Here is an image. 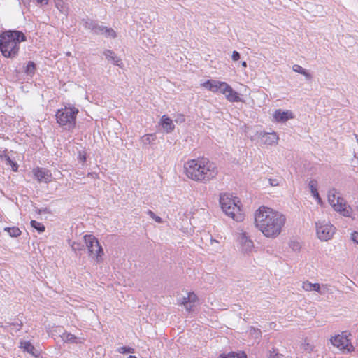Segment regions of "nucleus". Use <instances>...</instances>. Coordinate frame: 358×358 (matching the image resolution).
<instances>
[{
	"label": "nucleus",
	"mask_w": 358,
	"mask_h": 358,
	"mask_svg": "<svg viewBox=\"0 0 358 358\" xmlns=\"http://www.w3.org/2000/svg\"><path fill=\"white\" fill-rule=\"evenodd\" d=\"M33 174L38 182L49 183L52 181V176L50 171L45 168L34 169Z\"/></svg>",
	"instance_id": "f8f14e48"
},
{
	"label": "nucleus",
	"mask_w": 358,
	"mask_h": 358,
	"mask_svg": "<svg viewBox=\"0 0 358 358\" xmlns=\"http://www.w3.org/2000/svg\"><path fill=\"white\" fill-rule=\"evenodd\" d=\"M331 344L338 348L343 352H350L353 350V346L348 338V336L343 334H338L331 339Z\"/></svg>",
	"instance_id": "1a4fd4ad"
},
{
	"label": "nucleus",
	"mask_w": 358,
	"mask_h": 358,
	"mask_svg": "<svg viewBox=\"0 0 358 358\" xmlns=\"http://www.w3.org/2000/svg\"><path fill=\"white\" fill-rule=\"evenodd\" d=\"M20 1L22 2L24 5L29 3V0H20Z\"/></svg>",
	"instance_id": "de8ad7c7"
},
{
	"label": "nucleus",
	"mask_w": 358,
	"mask_h": 358,
	"mask_svg": "<svg viewBox=\"0 0 358 358\" xmlns=\"http://www.w3.org/2000/svg\"><path fill=\"white\" fill-rule=\"evenodd\" d=\"M352 240L358 243V233L357 232H355L352 234Z\"/></svg>",
	"instance_id": "a18cd8bd"
},
{
	"label": "nucleus",
	"mask_w": 358,
	"mask_h": 358,
	"mask_svg": "<svg viewBox=\"0 0 358 358\" xmlns=\"http://www.w3.org/2000/svg\"><path fill=\"white\" fill-rule=\"evenodd\" d=\"M241 65H242V66H243V67H246V66H247V63H246V62H245V61L242 62Z\"/></svg>",
	"instance_id": "09e8293b"
},
{
	"label": "nucleus",
	"mask_w": 358,
	"mask_h": 358,
	"mask_svg": "<svg viewBox=\"0 0 358 358\" xmlns=\"http://www.w3.org/2000/svg\"><path fill=\"white\" fill-rule=\"evenodd\" d=\"M223 92V94L225 95L226 99L230 102H240L242 101L238 94L233 90V88L227 84Z\"/></svg>",
	"instance_id": "4468645a"
},
{
	"label": "nucleus",
	"mask_w": 358,
	"mask_h": 358,
	"mask_svg": "<svg viewBox=\"0 0 358 358\" xmlns=\"http://www.w3.org/2000/svg\"><path fill=\"white\" fill-rule=\"evenodd\" d=\"M127 358H136L135 356L129 355Z\"/></svg>",
	"instance_id": "3c124183"
},
{
	"label": "nucleus",
	"mask_w": 358,
	"mask_h": 358,
	"mask_svg": "<svg viewBox=\"0 0 358 358\" xmlns=\"http://www.w3.org/2000/svg\"><path fill=\"white\" fill-rule=\"evenodd\" d=\"M85 245L87 248L89 256L100 262L103 255L102 247L97 238L93 235L87 234L83 237Z\"/></svg>",
	"instance_id": "0eeeda50"
},
{
	"label": "nucleus",
	"mask_w": 358,
	"mask_h": 358,
	"mask_svg": "<svg viewBox=\"0 0 358 358\" xmlns=\"http://www.w3.org/2000/svg\"><path fill=\"white\" fill-rule=\"evenodd\" d=\"M185 173L192 180L206 183L217 175L215 164L207 158L190 159L184 164Z\"/></svg>",
	"instance_id": "f03ea898"
},
{
	"label": "nucleus",
	"mask_w": 358,
	"mask_h": 358,
	"mask_svg": "<svg viewBox=\"0 0 358 358\" xmlns=\"http://www.w3.org/2000/svg\"><path fill=\"white\" fill-rule=\"evenodd\" d=\"M218 241H216L215 239H213V238H210V243L211 245H213L214 243H217Z\"/></svg>",
	"instance_id": "49530a36"
},
{
	"label": "nucleus",
	"mask_w": 358,
	"mask_h": 358,
	"mask_svg": "<svg viewBox=\"0 0 358 358\" xmlns=\"http://www.w3.org/2000/svg\"><path fill=\"white\" fill-rule=\"evenodd\" d=\"M78 159L82 163H84L86 161V153L84 151H80L78 152Z\"/></svg>",
	"instance_id": "58836bf2"
},
{
	"label": "nucleus",
	"mask_w": 358,
	"mask_h": 358,
	"mask_svg": "<svg viewBox=\"0 0 358 358\" xmlns=\"http://www.w3.org/2000/svg\"><path fill=\"white\" fill-rule=\"evenodd\" d=\"M103 55L106 57V58L108 61H110L113 64L118 66L120 67L122 66L121 59L115 54L114 52L110 50H106L103 52Z\"/></svg>",
	"instance_id": "f3484780"
},
{
	"label": "nucleus",
	"mask_w": 358,
	"mask_h": 358,
	"mask_svg": "<svg viewBox=\"0 0 358 358\" xmlns=\"http://www.w3.org/2000/svg\"><path fill=\"white\" fill-rule=\"evenodd\" d=\"M285 222V215L271 208L262 206L255 213V226L266 238L278 237Z\"/></svg>",
	"instance_id": "f257e3e1"
},
{
	"label": "nucleus",
	"mask_w": 358,
	"mask_h": 358,
	"mask_svg": "<svg viewBox=\"0 0 358 358\" xmlns=\"http://www.w3.org/2000/svg\"><path fill=\"white\" fill-rule=\"evenodd\" d=\"M17 325L19 327L17 329H20L22 327V323H20V324H17Z\"/></svg>",
	"instance_id": "8fccbe9b"
},
{
	"label": "nucleus",
	"mask_w": 358,
	"mask_h": 358,
	"mask_svg": "<svg viewBox=\"0 0 358 358\" xmlns=\"http://www.w3.org/2000/svg\"><path fill=\"white\" fill-rule=\"evenodd\" d=\"M302 288L306 292L315 291L320 294H322L321 287L318 283H311L308 281L303 282L302 284Z\"/></svg>",
	"instance_id": "a211bd4d"
},
{
	"label": "nucleus",
	"mask_w": 358,
	"mask_h": 358,
	"mask_svg": "<svg viewBox=\"0 0 358 358\" xmlns=\"http://www.w3.org/2000/svg\"><path fill=\"white\" fill-rule=\"evenodd\" d=\"M103 35H105L106 37L114 38L116 37V33L112 28H108L106 27L105 29V32Z\"/></svg>",
	"instance_id": "72a5a7b5"
},
{
	"label": "nucleus",
	"mask_w": 358,
	"mask_h": 358,
	"mask_svg": "<svg viewBox=\"0 0 358 358\" xmlns=\"http://www.w3.org/2000/svg\"><path fill=\"white\" fill-rule=\"evenodd\" d=\"M308 187L312 195L317 192V182L315 180H310L308 183Z\"/></svg>",
	"instance_id": "7c9ffc66"
},
{
	"label": "nucleus",
	"mask_w": 358,
	"mask_h": 358,
	"mask_svg": "<svg viewBox=\"0 0 358 358\" xmlns=\"http://www.w3.org/2000/svg\"><path fill=\"white\" fill-rule=\"evenodd\" d=\"M157 137L155 134H148L141 138V142L143 145H151Z\"/></svg>",
	"instance_id": "4be33fe9"
},
{
	"label": "nucleus",
	"mask_w": 358,
	"mask_h": 358,
	"mask_svg": "<svg viewBox=\"0 0 358 358\" xmlns=\"http://www.w3.org/2000/svg\"><path fill=\"white\" fill-rule=\"evenodd\" d=\"M220 358H247L246 355L243 352L242 354H235L234 352L228 355H220Z\"/></svg>",
	"instance_id": "2f4dec72"
},
{
	"label": "nucleus",
	"mask_w": 358,
	"mask_h": 358,
	"mask_svg": "<svg viewBox=\"0 0 358 358\" xmlns=\"http://www.w3.org/2000/svg\"><path fill=\"white\" fill-rule=\"evenodd\" d=\"M78 109L75 107H65L57 110L55 117L57 122L65 129L71 130L76 126Z\"/></svg>",
	"instance_id": "39448f33"
},
{
	"label": "nucleus",
	"mask_w": 358,
	"mask_h": 358,
	"mask_svg": "<svg viewBox=\"0 0 358 358\" xmlns=\"http://www.w3.org/2000/svg\"><path fill=\"white\" fill-rule=\"evenodd\" d=\"M20 348L23 349L24 351L36 357L37 355L34 353L35 348L34 345L29 342L23 341L20 342Z\"/></svg>",
	"instance_id": "412c9836"
},
{
	"label": "nucleus",
	"mask_w": 358,
	"mask_h": 358,
	"mask_svg": "<svg viewBox=\"0 0 358 358\" xmlns=\"http://www.w3.org/2000/svg\"><path fill=\"white\" fill-rule=\"evenodd\" d=\"M26 41V36L20 31H6L0 35V50L5 57H15L19 52V44Z\"/></svg>",
	"instance_id": "7ed1b4c3"
},
{
	"label": "nucleus",
	"mask_w": 358,
	"mask_h": 358,
	"mask_svg": "<svg viewBox=\"0 0 358 358\" xmlns=\"http://www.w3.org/2000/svg\"><path fill=\"white\" fill-rule=\"evenodd\" d=\"M180 303L182 304L186 310L190 312L193 309V305H190V301L187 299V296L182 297L180 300Z\"/></svg>",
	"instance_id": "c756f323"
},
{
	"label": "nucleus",
	"mask_w": 358,
	"mask_h": 358,
	"mask_svg": "<svg viewBox=\"0 0 358 358\" xmlns=\"http://www.w3.org/2000/svg\"><path fill=\"white\" fill-rule=\"evenodd\" d=\"M62 338L65 342L77 343L78 338L70 333H64L62 336Z\"/></svg>",
	"instance_id": "a878e982"
},
{
	"label": "nucleus",
	"mask_w": 358,
	"mask_h": 358,
	"mask_svg": "<svg viewBox=\"0 0 358 358\" xmlns=\"http://www.w3.org/2000/svg\"><path fill=\"white\" fill-rule=\"evenodd\" d=\"M268 358H284V356L273 348L272 350L269 351Z\"/></svg>",
	"instance_id": "f704fd0d"
},
{
	"label": "nucleus",
	"mask_w": 358,
	"mask_h": 358,
	"mask_svg": "<svg viewBox=\"0 0 358 358\" xmlns=\"http://www.w3.org/2000/svg\"><path fill=\"white\" fill-rule=\"evenodd\" d=\"M31 226L33 228L36 229L38 232H43L45 231L44 225L42 223L38 222L36 220L31 221Z\"/></svg>",
	"instance_id": "c85d7f7f"
},
{
	"label": "nucleus",
	"mask_w": 358,
	"mask_h": 358,
	"mask_svg": "<svg viewBox=\"0 0 358 358\" xmlns=\"http://www.w3.org/2000/svg\"><path fill=\"white\" fill-rule=\"evenodd\" d=\"M273 119L277 122H285L294 117L291 110H275L273 115Z\"/></svg>",
	"instance_id": "ddd939ff"
},
{
	"label": "nucleus",
	"mask_w": 358,
	"mask_h": 358,
	"mask_svg": "<svg viewBox=\"0 0 358 358\" xmlns=\"http://www.w3.org/2000/svg\"><path fill=\"white\" fill-rule=\"evenodd\" d=\"M69 244L75 252L83 250L85 248V245L81 242L69 241Z\"/></svg>",
	"instance_id": "b1692460"
},
{
	"label": "nucleus",
	"mask_w": 358,
	"mask_h": 358,
	"mask_svg": "<svg viewBox=\"0 0 358 358\" xmlns=\"http://www.w3.org/2000/svg\"><path fill=\"white\" fill-rule=\"evenodd\" d=\"M131 348L127 347H121L119 348L118 352L120 353H127L131 352Z\"/></svg>",
	"instance_id": "a19ab883"
},
{
	"label": "nucleus",
	"mask_w": 358,
	"mask_h": 358,
	"mask_svg": "<svg viewBox=\"0 0 358 358\" xmlns=\"http://www.w3.org/2000/svg\"><path fill=\"white\" fill-rule=\"evenodd\" d=\"M289 246L292 250L294 252H299L301 248V243L297 240H291L289 243Z\"/></svg>",
	"instance_id": "cd10ccee"
},
{
	"label": "nucleus",
	"mask_w": 358,
	"mask_h": 358,
	"mask_svg": "<svg viewBox=\"0 0 358 358\" xmlns=\"http://www.w3.org/2000/svg\"><path fill=\"white\" fill-rule=\"evenodd\" d=\"M292 70L296 73H299L304 76L307 80H310L312 78L311 74L299 64L293 65Z\"/></svg>",
	"instance_id": "5701e85b"
},
{
	"label": "nucleus",
	"mask_w": 358,
	"mask_h": 358,
	"mask_svg": "<svg viewBox=\"0 0 358 358\" xmlns=\"http://www.w3.org/2000/svg\"><path fill=\"white\" fill-rule=\"evenodd\" d=\"M278 136L275 132L265 133L262 136V141L266 145H274L278 143Z\"/></svg>",
	"instance_id": "dca6fc26"
},
{
	"label": "nucleus",
	"mask_w": 358,
	"mask_h": 358,
	"mask_svg": "<svg viewBox=\"0 0 358 358\" xmlns=\"http://www.w3.org/2000/svg\"><path fill=\"white\" fill-rule=\"evenodd\" d=\"M85 27L92 31L96 34H103L106 27L99 25L96 22L88 20L85 23Z\"/></svg>",
	"instance_id": "2eb2a0df"
},
{
	"label": "nucleus",
	"mask_w": 358,
	"mask_h": 358,
	"mask_svg": "<svg viewBox=\"0 0 358 358\" xmlns=\"http://www.w3.org/2000/svg\"><path fill=\"white\" fill-rule=\"evenodd\" d=\"M161 125L166 132H171L174 129V124L171 118L164 115L161 119Z\"/></svg>",
	"instance_id": "6ab92c4d"
},
{
	"label": "nucleus",
	"mask_w": 358,
	"mask_h": 358,
	"mask_svg": "<svg viewBox=\"0 0 358 358\" xmlns=\"http://www.w3.org/2000/svg\"><path fill=\"white\" fill-rule=\"evenodd\" d=\"M240 200L229 193H223L220 196V204L222 211L236 222L243 220Z\"/></svg>",
	"instance_id": "20e7f679"
},
{
	"label": "nucleus",
	"mask_w": 358,
	"mask_h": 358,
	"mask_svg": "<svg viewBox=\"0 0 358 358\" xmlns=\"http://www.w3.org/2000/svg\"><path fill=\"white\" fill-rule=\"evenodd\" d=\"M237 240L243 252L249 254L252 252L254 249L253 241L245 232L240 233L238 236Z\"/></svg>",
	"instance_id": "9d476101"
},
{
	"label": "nucleus",
	"mask_w": 358,
	"mask_h": 358,
	"mask_svg": "<svg viewBox=\"0 0 358 358\" xmlns=\"http://www.w3.org/2000/svg\"><path fill=\"white\" fill-rule=\"evenodd\" d=\"M55 5L60 13L67 15L69 12V6L67 3L63 0H55Z\"/></svg>",
	"instance_id": "aec40b11"
},
{
	"label": "nucleus",
	"mask_w": 358,
	"mask_h": 358,
	"mask_svg": "<svg viewBox=\"0 0 358 358\" xmlns=\"http://www.w3.org/2000/svg\"><path fill=\"white\" fill-rule=\"evenodd\" d=\"M303 348L304 350L308 351V352L313 350L314 346L311 343L307 342L306 339L304 341L303 343Z\"/></svg>",
	"instance_id": "e433bc0d"
},
{
	"label": "nucleus",
	"mask_w": 358,
	"mask_h": 358,
	"mask_svg": "<svg viewBox=\"0 0 358 358\" xmlns=\"http://www.w3.org/2000/svg\"><path fill=\"white\" fill-rule=\"evenodd\" d=\"M5 159L6 161V164L8 165H10L12 167V169L13 171H17V164L16 162H15L14 161H13L9 156H7L6 155L5 156Z\"/></svg>",
	"instance_id": "473e14b6"
},
{
	"label": "nucleus",
	"mask_w": 358,
	"mask_h": 358,
	"mask_svg": "<svg viewBox=\"0 0 358 358\" xmlns=\"http://www.w3.org/2000/svg\"><path fill=\"white\" fill-rule=\"evenodd\" d=\"M4 230L8 231L10 236L12 237H17L20 235L21 231L18 227H5Z\"/></svg>",
	"instance_id": "393cba45"
},
{
	"label": "nucleus",
	"mask_w": 358,
	"mask_h": 358,
	"mask_svg": "<svg viewBox=\"0 0 358 358\" xmlns=\"http://www.w3.org/2000/svg\"><path fill=\"white\" fill-rule=\"evenodd\" d=\"M313 196L317 200L318 203H322V199L318 192L313 194Z\"/></svg>",
	"instance_id": "37998d69"
},
{
	"label": "nucleus",
	"mask_w": 358,
	"mask_h": 358,
	"mask_svg": "<svg viewBox=\"0 0 358 358\" xmlns=\"http://www.w3.org/2000/svg\"><path fill=\"white\" fill-rule=\"evenodd\" d=\"M148 214L150 215V217H152L153 220H155L157 222L161 223L162 222V220L160 217L156 215L152 210H148Z\"/></svg>",
	"instance_id": "4c0bfd02"
},
{
	"label": "nucleus",
	"mask_w": 358,
	"mask_h": 358,
	"mask_svg": "<svg viewBox=\"0 0 358 358\" xmlns=\"http://www.w3.org/2000/svg\"><path fill=\"white\" fill-rule=\"evenodd\" d=\"M187 299L190 301V305H193V308L197 301V296L194 292H189L187 294Z\"/></svg>",
	"instance_id": "c9c22d12"
},
{
	"label": "nucleus",
	"mask_w": 358,
	"mask_h": 358,
	"mask_svg": "<svg viewBox=\"0 0 358 358\" xmlns=\"http://www.w3.org/2000/svg\"><path fill=\"white\" fill-rule=\"evenodd\" d=\"M327 196L328 201L334 210L345 217H350L352 215V210L351 207L347 204L343 198L336 195L334 189L329 191Z\"/></svg>",
	"instance_id": "423d86ee"
},
{
	"label": "nucleus",
	"mask_w": 358,
	"mask_h": 358,
	"mask_svg": "<svg viewBox=\"0 0 358 358\" xmlns=\"http://www.w3.org/2000/svg\"><path fill=\"white\" fill-rule=\"evenodd\" d=\"M36 65L34 62H29L25 67V73L29 76H33L35 73Z\"/></svg>",
	"instance_id": "bb28decb"
},
{
	"label": "nucleus",
	"mask_w": 358,
	"mask_h": 358,
	"mask_svg": "<svg viewBox=\"0 0 358 358\" xmlns=\"http://www.w3.org/2000/svg\"><path fill=\"white\" fill-rule=\"evenodd\" d=\"M231 57L234 61H238L240 59V54L235 50L232 52Z\"/></svg>",
	"instance_id": "79ce46f5"
},
{
	"label": "nucleus",
	"mask_w": 358,
	"mask_h": 358,
	"mask_svg": "<svg viewBox=\"0 0 358 358\" xmlns=\"http://www.w3.org/2000/svg\"><path fill=\"white\" fill-rule=\"evenodd\" d=\"M355 138H356L357 142V143H358V136H357V135H356V136H355Z\"/></svg>",
	"instance_id": "603ef678"
},
{
	"label": "nucleus",
	"mask_w": 358,
	"mask_h": 358,
	"mask_svg": "<svg viewBox=\"0 0 358 358\" xmlns=\"http://www.w3.org/2000/svg\"><path fill=\"white\" fill-rule=\"evenodd\" d=\"M268 182L271 186L275 187L280 185V181L277 178H270L268 180Z\"/></svg>",
	"instance_id": "ea45409f"
},
{
	"label": "nucleus",
	"mask_w": 358,
	"mask_h": 358,
	"mask_svg": "<svg viewBox=\"0 0 358 358\" xmlns=\"http://www.w3.org/2000/svg\"><path fill=\"white\" fill-rule=\"evenodd\" d=\"M335 227L325 220L316 222V233L318 238L322 241L330 240L335 233Z\"/></svg>",
	"instance_id": "6e6552de"
},
{
	"label": "nucleus",
	"mask_w": 358,
	"mask_h": 358,
	"mask_svg": "<svg viewBox=\"0 0 358 358\" xmlns=\"http://www.w3.org/2000/svg\"><path fill=\"white\" fill-rule=\"evenodd\" d=\"M227 83L222 81L215 80H208L202 83L201 85L208 90L216 93L220 92L223 94V92L225 90V87Z\"/></svg>",
	"instance_id": "9b49d317"
},
{
	"label": "nucleus",
	"mask_w": 358,
	"mask_h": 358,
	"mask_svg": "<svg viewBox=\"0 0 358 358\" xmlns=\"http://www.w3.org/2000/svg\"><path fill=\"white\" fill-rule=\"evenodd\" d=\"M37 3L40 5H47L49 0H36Z\"/></svg>",
	"instance_id": "c03bdc74"
}]
</instances>
